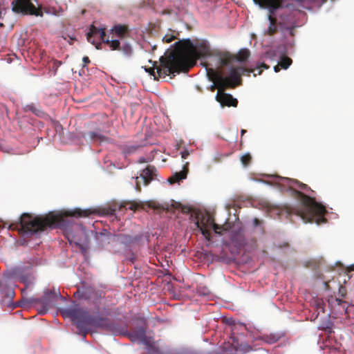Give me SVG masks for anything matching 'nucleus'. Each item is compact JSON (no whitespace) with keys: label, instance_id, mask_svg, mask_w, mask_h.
Wrapping results in <instances>:
<instances>
[{"label":"nucleus","instance_id":"27","mask_svg":"<svg viewBox=\"0 0 354 354\" xmlns=\"http://www.w3.org/2000/svg\"><path fill=\"white\" fill-rule=\"evenodd\" d=\"M297 2L301 3L302 8L310 9V5L315 1V0H295Z\"/></svg>","mask_w":354,"mask_h":354},{"label":"nucleus","instance_id":"26","mask_svg":"<svg viewBox=\"0 0 354 354\" xmlns=\"http://www.w3.org/2000/svg\"><path fill=\"white\" fill-rule=\"evenodd\" d=\"M240 160L243 166L247 167L251 162L252 156H251L250 153H246L241 156Z\"/></svg>","mask_w":354,"mask_h":354},{"label":"nucleus","instance_id":"17","mask_svg":"<svg viewBox=\"0 0 354 354\" xmlns=\"http://www.w3.org/2000/svg\"><path fill=\"white\" fill-rule=\"evenodd\" d=\"M128 32V27L125 25H115L111 29V33L118 37H124Z\"/></svg>","mask_w":354,"mask_h":354},{"label":"nucleus","instance_id":"46","mask_svg":"<svg viewBox=\"0 0 354 354\" xmlns=\"http://www.w3.org/2000/svg\"><path fill=\"white\" fill-rule=\"evenodd\" d=\"M327 0H323V3H325Z\"/></svg>","mask_w":354,"mask_h":354},{"label":"nucleus","instance_id":"4","mask_svg":"<svg viewBox=\"0 0 354 354\" xmlns=\"http://www.w3.org/2000/svg\"><path fill=\"white\" fill-rule=\"evenodd\" d=\"M64 318H69L78 329V334L85 337L90 332L91 327L101 328L106 330L110 321L101 316L94 317L85 309L74 305L71 308L60 311Z\"/></svg>","mask_w":354,"mask_h":354},{"label":"nucleus","instance_id":"31","mask_svg":"<svg viewBox=\"0 0 354 354\" xmlns=\"http://www.w3.org/2000/svg\"><path fill=\"white\" fill-rule=\"evenodd\" d=\"M339 291L342 297H344L346 295V290L343 286H340Z\"/></svg>","mask_w":354,"mask_h":354},{"label":"nucleus","instance_id":"41","mask_svg":"<svg viewBox=\"0 0 354 354\" xmlns=\"http://www.w3.org/2000/svg\"><path fill=\"white\" fill-rule=\"evenodd\" d=\"M336 301H337L338 304H340L342 302V300L340 299H336Z\"/></svg>","mask_w":354,"mask_h":354},{"label":"nucleus","instance_id":"19","mask_svg":"<svg viewBox=\"0 0 354 354\" xmlns=\"http://www.w3.org/2000/svg\"><path fill=\"white\" fill-rule=\"evenodd\" d=\"M129 337L132 341L139 340L141 342H145L146 339L145 330L144 328H140L138 330L131 333Z\"/></svg>","mask_w":354,"mask_h":354},{"label":"nucleus","instance_id":"12","mask_svg":"<svg viewBox=\"0 0 354 354\" xmlns=\"http://www.w3.org/2000/svg\"><path fill=\"white\" fill-rule=\"evenodd\" d=\"M223 91L224 90L219 89L216 95V100L222 106H227L236 107L238 100L236 98H234L232 95L224 93Z\"/></svg>","mask_w":354,"mask_h":354},{"label":"nucleus","instance_id":"30","mask_svg":"<svg viewBox=\"0 0 354 354\" xmlns=\"http://www.w3.org/2000/svg\"><path fill=\"white\" fill-rule=\"evenodd\" d=\"M317 310H319L318 313H319V310L322 311V312L324 311V307H323V302L322 301H319L317 303Z\"/></svg>","mask_w":354,"mask_h":354},{"label":"nucleus","instance_id":"16","mask_svg":"<svg viewBox=\"0 0 354 354\" xmlns=\"http://www.w3.org/2000/svg\"><path fill=\"white\" fill-rule=\"evenodd\" d=\"M189 171V162H186L183 167V170L179 172H176L171 177L169 178V182L171 184L179 182L181 180L185 179Z\"/></svg>","mask_w":354,"mask_h":354},{"label":"nucleus","instance_id":"32","mask_svg":"<svg viewBox=\"0 0 354 354\" xmlns=\"http://www.w3.org/2000/svg\"><path fill=\"white\" fill-rule=\"evenodd\" d=\"M189 156V151L187 150H185L181 152V157L183 159L187 158V157Z\"/></svg>","mask_w":354,"mask_h":354},{"label":"nucleus","instance_id":"36","mask_svg":"<svg viewBox=\"0 0 354 354\" xmlns=\"http://www.w3.org/2000/svg\"><path fill=\"white\" fill-rule=\"evenodd\" d=\"M15 295V292L12 290H10L8 293V297L12 298Z\"/></svg>","mask_w":354,"mask_h":354},{"label":"nucleus","instance_id":"34","mask_svg":"<svg viewBox=\"0 0 354 354\" xmlns=\"http://www.w3.org/2000/svg\"><path fill=\"white\" fill-rule=\"evenodd\" d=\"M83 62H84V66H85L87 64L90 63V59L88 57L85 56L83 57V59H82Z\"/></svg>","mask_w":354,"mask_h":354},{"label":"nucleus","instance_id":"2","mask_svg":"<svg viewBox=\"0 0 354 354\" xmlns=\"http://www.w3.org/2000/svg\"><path fill=\"white\" fill-rule=\"evenodd\" d=\"M91 213L89 210L83 211L80 209L57 214L50 213L44 217H33L28 213H24L19 218V223L16 224V227L19 225L20 229L24 233L32 234L44 231L54 225H57L64 230L68 240L72 241L74 236L71 232L69 224L74 222L73 217L87 216Z\"/></svg>","mask_w":354,"mask_h":354},{"label":"nucleus","instance_id":"22","mask_svg":"<svg viewBox=\"0 0 354 354\" xmlns=\"http://www.w3.org/2000/svg\"><path fill=\"white\" fill-rule=\"evenodd\" d=\"M24 110L25 112L30 111L38 116L41 115L43 113V112L34 104L26 105L24 108Z\"/></svg>","mask_w":354,"mask_h":354},{"label":"nucleus","instance_id":"1","mask_svg":"<svg viewBox=\"0 0 354 354\" xmlns=\"http://www.w3.org/2000/svg\"><path fill=\"white\" fill-rule=\"evenodd\" d=\"M212 55V52L207 41H202L194 45L190 39H183L175 44L174 50L160 57L159 66L156 62H153L149 59V62L153 63V66L145 67V70L153 75L154 80L170 75L174 76L175 73L188 71L197 59Z\"/></svg>","mask_w":354,"mask_h":354},{"label":"nucleus","instance_id":"42","mask_svg":"<svg viewBox=\"0 0 354 354\" xmlns=\"http://www.w3.org/2000/svg\"><path fill=\"white\" fill-rule=\"evenodd\" d=\"M261 73V70L258 72L257 75H260ZM254 75L256 76L257 73H254Z\"/></svg>","mask_w":354,"mask_h":354},{"label":"nucleus","instance_id":"21","mask_svg":"<svg viewBox=\"0 0 354 354\" xmlns=\"http://www.w3.org/2000/svg\"><path fill=\"white\" fill-rule=\"evenodd\" d=\"M281 337L282 335L279 333H270L267 335H263L261 339L265 342L269 344H272L278 342L281 338Z\"/></svg>","mask_w":354,"mask_h":354},{"label":"nucleus","instance_id":"39","mask_svg":"<svg viewBox=\"0 0 354 354\" xmlns=\"http://www.w3.org/2000/svg\"><path fill=\"white\" fill-rule=\"evenodd\" d=\"M145 162V158H140V160H139V162L142 163V162Z\"/></svg>","mask_w":354,"mask_h":354},{"label":"nucleus","instance_id":"24","mask_svg":"<svg viewBox=\"0 0 354 354\" xmlns=\"http://www.w3.org/2000/svg\"><path fill=\"white\" fill-rule=\"evenodd\" d=\"M231 239L233 241L238 242L239 244H242L244 241L243 230L239 229L237 232L233 233L231 236Z\"/></svg>","mask_w":354,"mask_h":354},{"label":"nucleus","instance_id":"8","mask_svg":"<svg viewBox=\"0 0 354 354\" xmlns=\"http://www.w3.org/2000/svg\"><path fill=\"white\" fill-rule=\"evenodd\" d=\"M250 55V50L247 48L241 49L235 55L229 53H223L218 55V62L219 66L223 67L231 64L235 60L241 62H245Z\"/></svg>","mask_w":354,"mask_h":354},{"label":"nucleus","instance_id":"3","mask_svg":"<svg viewBox=\"0 0 354 354\" xmlns=\"http://www.w3.org/2000/svg\"><path fill=\"white\" fill-rule=\"evenodd\" d=\"M297 188L308 191L310 189L307 185L295 181L293 184L287 189L286 192L297 201L300 202V208L292 207L285 205L281 210L280 214H285L287 217L296 215L300 217L305 223H316L319 225L326 222L324 217L326 209L324 205L318 203L313 198H311L302 192L297 191L293 186Z\"/></svg>","mask_w":354,"mask_h":354},{"label":"nucleus","instance_id":"37","mask_svg":"<svg viewBox=\"0 0 354 354\" xmlns=\"http://www.w3.org/2000/svg\"><path fill=\"white\" fill-rule=\"evenodd\" d=\"M254 224L255 226H257L260 224V221L258 218H254Z\"/></svg>","mask_w":354,"mask_h":354},{"label":"nucleus","instance_id":"20","mask_svg":"<svg viewBox=\"0 0 354 354\" xmlns=\"http://www.w3.org/2000/svg\"><path fill=\"white\" fill-rule=\"evenodd\" d=\"M88 136L91 140L94 142H99L100 143L103 142H107L109 140L107 137L104 136L98 131H89L88 133Z\"/></svg>","mask_w":354,"mask_h":354},{"label":"nucleus","instance_id":"43","mask_svg":"<svg viewBox=\"0 0 354 354\" xmlns=\"http://www.w3.org/2000/svg\"><path fill=\"white\" fill-rule=\"evenodd\" d=\"M14 225H15V224H12L11 225H10V227L12 228V229H15V227H14Z\"/></svg>","mask_w":354,"mask_h":354},{"label":"nucleus","instance_id":"7","mask_svg":"<svg viewBox=\"0 0 354 354\" xmlns=\"http://www.w3.org/2000/svg\"><path fill=\"white\" fill-rule=\"evenodd\" d=\"M58 297L62 298V297L59 292H56L53 290L44 292V296L41 298H24L23 302L30 304H40L41 306L38 309V313L40 315H45L53 306V303L57 301Z\"/></svg>","mask_w":354,"mask_h":354},{"label":"nucleus","instance_id":"11","mask_svg":"<svg viewBox=\"0 0 354 354\" xmlns=\"http://www.w3.org/2000/svg\"><path fill=\"white\" fill-rule=\"evenodd\" d=\"M156 176V169L151 165L147 167L146 169L142 170L140 177L136 178V189L137 191L140 192L141 186L140 179L142 180L145 185H148Z\"/></svg>","mask_w":354,"mask_h":354},{"label":"nucleus","instance_id":"28","mask_svg":"<svg viewBox=\"0 0 354 354\" xmlns=\"http://www.w3.org/2000/svg\"><path fill=\"white\" fill-rule=\"evenodd\" d=\"M211 227L213 228L215 233L219 234H221L220 230H224L223 226L218 225L216 224L214 222V224H212Z\"/></svg>","mask_w":354,"mask_h":354},{"label":"nucleus","instance_id":"35","mask_svg":"<svg viewBox=\"0 0 354 354\" xmlns=\"http://www.w3.org/2000/svg\"><path fill=\"white\" fill-rule=\"evenodd\" d=\"M281 66L279 65V64H278L277 65H276L274 67V70L276 73L279 72L280 70H281Z\"/></svg>","mask_w":354,"mask_h":354},{"label":"nucleus","instance_id":"9","mask_svg":"<svg viewBox=\"0 0 354 354\" xmlns=\"http://www.w3.org/2000/svg\"><path fill=\"white\" fill-rule=\"evenodd\" d=\"M196 225L208 241H211L209 227L214 224V218L209 214L198 213L196 216Z\"/></svg>","mask_w":354,"mask_h":354},{"label":"nucleus","instance_id":"5","mask_svg":"<svg viewBox=\"0 0 354 354\" xmlns=\"http://www.w3.org/2000/svg\"><path fill=\"white\" fill-rule=\"evenodd\" d=\"M251 73H254V70L242 66H231L229 68V75L227 77L223 76L221 70L213 68L208 69L207 75L220 90H225L226 88H234L240 86L242 83L241 75L250 76Z\"/></svg>","mask_w":354,"mask_h":354},{"label":"nucleus","instance_id":"10","mask_svg":"<svg viewBox=\"0 0 354 354\" xmlns=\"http://www.w3.org/2000/svg\"><path fill=\"white\" fill-rule=\"evenodd\" d=\"M253 1L261 8L268 9V19H277L276 12L282 6L281 0H253Z\"/></svg>","mask_w":354,"mask_h":354},{"label":"nucleus","instance_id":"25","mask_svg":"<svg viewBox=\"0 0 354 354\" xmlns=\"http://www.w3.org/2000/svg\"><path fill=\"white\" fill-rule=\"evenodd\" d=\"M281 68L287 69L292 64V59L286 56L283 57L279 62Z\"/></svg>","mask_w":354,"mask_h":354},{"label":"nucleus","instance_id":"40","mask_svg":"<svg viewBox=\"0 0 354 354\" xmlns=\"http://www.w3.org/2000/svg\"><path fill=\"white\" fill-rule=\"evenodd\" d=\"M245 132H246V130L242 129L241 131V136H243V134H245Z\"/></svg>","mask_w":354,"mask_h":354},{"label":"nucleus","instance_id":"18","mask_svg":"<svg viewBox=\"0 0 354 354\" xmlns=\"http://www.w3.org/2000/svg\"><path fill=\"white\" fill-rule=\"evenodd\" d=\"M19 281L25 285V288L21 289V294L24 296L26 290L30 288L33 284V277L31 275H21L19 277Z\"/></svg>","mask_w":354,"mask_h":354},{"label":"nucleus","instance_id":"15","mask_svg":"<svg viewBox=\"0 0 354 354\" xmlns=\"http://www.w3.org/2000/svg\"><path fill=\"white\" fill-rule=\"evenodd\" d=\"M94 289L91 286H82L74 293V297L78 299L87 300L91 298Z\"/></svg>","mask_w":354,"mask_h":354},{"label":"nucleus","instance_id":"38","mask_svg":"<svg viewBox=\"0 0 354 354\" xmlns=\"http://www.w3.org/2000/svg\"><path fill=\"white\" fill-rule=\"evenodd\" d=\"M215 87H216V88H218L219 89V88L217 86V85L214 82V85L212 86L211 90L214 91Z\"/></svg>","mask_w":354,"mask_h":354},{"label":"nucleus","instance_id":"29","mask_svg":"<svg viewBox=\"0 0 354 354\" xmlns=\"http://www.w3.org/2000/svg\"><path fill=\"white\" fill-rule=\"evenodd\" d=\"M175 39V37L173 36V35H166L163 39H162V41H165V43H170L171 41H172L174 39Z\"/></svg>","mask_w":354,"mask_h":354},{"label":"nucleus","instance_id":"14","mask_svg":"<svg viewBox=\"0 0 354 354\" xmlns=\"http://www.w3.org/2000/svg\"><path fill=\"white\" fill-rule=\"evenodd\" d=\"M126 205H129V203H122L120 205L114 204L110 207H104L102 209V213L106 215L109 216H113L117 210H121L122 208H126ZM129 209L135 210L136 207L133 204H129V206L128 207Z\"/></svg>","mask_w":354,"mask_h":354},{"label":"nucleus","instance_id":"45","mask_svg":"<svg viewBox=\"0 0 354 354\" xmlns=\"http://www.w3.org/2000/svg\"><path fill=\"white\" fill-rule=\"evenodd\" d=\"M205 68H207V71H208V69H210V68H207V66H205Z\"/></svg>","mask_w":354,"mask_h":354},{"label":"nucleus","instance_id":"13","mask_svg":"<svg viewBox=\"0 0 354 354\" xmlns=\"http://www.w3.org/2000/svg\"><path fill=\"white\" fill-rule=\"evenodd\" d=\"M281 21L277 23V19H268L270 24L266 30H264L265 35L272 36L276 34L278 31V26H285L286 24V19H283V16L281 15Z\"/></svg>","mask_w":354,"mask_h":354},{"label":"nucleus","instance_id":"23","mask_svg":"<svg viewBox=\"0 0 354 354\" xmlns=\"http://www.w3.org/2000/svg\"><path fill=\"white\" fill-rule=\"evenodd\" d=\"M106 330L115 335L122 333V329L120 328V326L118 324L112 322H109Z\"/></svg>","mask_w":354,"mask_h":354},{"label":"nucleus","instance_id":"33","mask_svg":"<svg viewBox=\"0 0 354 354\" xmlns=\"http://www.w3.org/2000/svg\"><path fill=\"white\" fill-rule=\"evenodd\" d=\"M257 68L268 69L269 68V66L265 63H261L259 66H257Z\"/></svg>","mask_w":354,"mask_h":354},{"label":"nucleus","instance_id":"6","mask_svg":"<svg viewBox=\"0 0 354 354\" xmlns=\"http://www.w3.org/2000/svg\"><path fill=\"white\" fill-rule=\"evenodd\" d=\"M86 38L88 41L94 45L97 49L100 48L101 42L102 41L107 44L111 50H122L124 54L127 56L132 53V48L129 44H125L121 48L119 40H110L109 36L106 35L104 28H97L94 25H91L88 32L86 34Z\"/></svg>","mask_w":354,"mask_h":354},{"label":"nucleus","instance_id":"44","mask_svg":"<svg viewBox=\"0 0 354 354\" xmlns=\"http://www.w3.org/2000/svg\"><path fill=\"white\" fill-rule=\"evenodd\" d=\"M0 26L1 27H3V24L2 23L0 24Z\"/></svg>","mask_w":354,"mask_h":354}]
</instances>
